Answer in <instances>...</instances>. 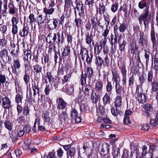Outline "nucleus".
Wrapping results in <instances>:
<instances>
[{"instance_id":"1","label":"nucleus","mask_w":158,"mask_h":158,"mask_svg":"<svg viewBox=\"0 0 158 158\" xmlns=\"http://www.w3.org/2000/svg\"><path fill=\"white\" fill-rule=\"evenodd\" d=\"M138 7L141 9H143L145 8L143 10L144 13L141 14L138 18L140 25H141L142 22H143L144 26V31H147L148 28V26L150 23L151 16L149 15V6L148 5L145 0H142L138 3Z\"/></svg>"},{"instance_id":"37","label":"nucleus","mask_w":158,"mask_h":158,"mask_svg":"<svg viewBox=\"0 0 158 158\" xmlns=\"http://www.w3.org/2000/svg\"><path fill=\"white\" fill-rule=\"evenodd\" d=\"M23 98V96L22 95H21L19 93L17 94L15 98L16 102L17 103H21Z\"/></svg>"},{"instance_id":"2","label":"nucleus","mask_w":158,"mask_h":158,"mask_svg":"<svg viewBox=\"0 0 158 158\" xmlns=\"http://www.w3.org/2000/svg\"><path fill=\"white\" fill-rule=\"evenodd\" d=\"M80 51V56L83 61L85 60L88 64H91L93 55L89 54L88 50L83 45H81Z\"/></svg>"},{"instance_id":"49","label":"nucleus","mask_w":158,"mask_h":158,"mask_svg":"<svg viewBox=\"0 0 158 158\" xmlns=\"http://www.w3.org/2000/svg\"><path fill=\"white\" fill-rule=\"evenodd\" d=\"M78 113L77 111L75 109H72L71 114V117L72 118H75L78 115Z\"/></svg>"},{"instance_id":"43","label":"nucleus","mask_w":158,"mask_h":158,"mask_svg":"<svg viewBox=\"0 0 158 158\" xmlns=\"http://www.w3.org/2000/svg\"><path fill=\"white\" fill-rule=\"evenodd\" d=\"M23 114L26 116L29 115L30 113V108L28 106H25L23 109Z\"/></svg>"},{"instance_id":"3","label":"nucleus","mask_w":158,"mask_h":158,"mask_svg":"<svg viewBox=\"0 0 158 158\" xmlns=\"http://www.w3.org/2000/svg\"><path fill=\"white\" fill-rule=\"evenodd\" d=\"M47 28L49 31L53 30L56 28L58 24V19L53 18L52 19H47Z\"/></svg>"},{"instance_id":"45","label":"nucleus","mask_w":158,"mask_h":158,"mask_svg":"<svg viewBox=\"0 0 158 158\" xmlns=\"http://www.w3.org/2000/svg\"><path fill=\"white\" fill-rule=\"evenodd\" d=\"M102 83L101 82H98L96 84L95 89L97 91H101L102 89Z\"/></svg>"},{"instance_id":"35","label":"nucleus","mask_w":158,"mask_h":158,"mask_svg":"<svg viewBox=\"0 0 158 158\" xmlns=\"http://www.w3.org/2000/svg\"><path fill=\"white\" fill-rule=\"evenodd\" d=\"M116 88L117 95L121 96V91L122 89V87L119 85H118L116 82Z\"/></svg>"},{"instance_id":"48","label":"nucleus","mask_w":158,"mask_h":158,"mask_svg":"<svg viewBox=\"0 0 158 158\" xmlns=\"http://www.w3.org/2000/svg\"><path fill=\"white\" fill-rule=\"evenodd\" d=\"M17 121L20 124H22L24 123L25 121L24 117L22 115H20L17 119Z\"/></svg>"},{"instance_id":"27","label":"nucleus","mask_w":158,"mask_h":158,"mask_svg":"<svg viewBox=\"0 0 158 158\" xmlns=\"http://www.w3.org/2000/svg\"><path fill=\"white\" fill-rule=\"evenodd\" d=\"M4 125L5 127L9 131L12 130L13 124L9 121H6L4 123Z\"/></svg>"},{"instance_id":"33","label":"nucleus","mask_w":158,"mask_h":158,"mask_svg":"<svg viewBox=\"0 0 158 158\" xmlns=\"http://www.w3.org/2000/svg\"><path fill=\"white\" fill-rule=\"evenodd\" d=\"M37 23L39 26L43 24L44 22V19L43 18V15H40L36 18V20Z\"/></svg>"},{"instance_id":"10","label":"nucleus","mask_w":158,"mask_h":158,"mask_svg":"<svg viewBox=\"0 0 158 158\" xmlns=\"http://www.w3.org/2000/svg\"><path fill=\"white\" fill-rule=\"evenodd\" d=\"M2 107L5 109H9L11 106L10 99L7 97L3 98L2 99Z\"/></svg>"},{"instance_id":"53","label":"nucleus","mask_w":158,"mask_h":158,"mask_svg":"<svg viewBox=\"0 0 158 158\" xmlns=\"http://www.w3.org/2000/svg\"><path fill=\"white\" fill-rule=\"evenodd\" d=\"M23 130L25 133L27 134L30 131L31 127L29 125L27 124L23 127Z\"/></svg>"},{"instance_id":"19","label":"nucleus","mask_w":158,"mask_h":158,"mask_svg":"<svg viewBox=\"0 0 158 158\" xmlns=\"http://www.w3.org/2000/svg\"><path fill=\"white\" fill-rule=\"evenodd\" d=\"M75 26L78 30L77 31H79V29L80 27H81L83 22L81 18H78L77 17H76L75 18Z\"/></svg>"},{"instance_id":"7","label":"nucleus","mask_w":158,"mask_h":158,"mask_svg":"<svg viewBox=\"0 0 158 158\" xmlns=\"http://www.w3.org/2000/svg\"><path fill=\"white\" fill-rule=\"evenodd\" d=\"M138 43L139 46L143 48L145 47V46L147 45L148 44V38L147 36L144 35L143 32H140L139 33V40Z\"/></svg>"},{"instance_id":"58","label":"nucleus","mask_w":158,"mask_h":158,"mask_svg":"<svg viewBox=\"0 0 158 158\" xmlns=\"http://www.w3.org/2000/svg\"><path fill=\"white\" fill-rule=\"evenodd\" d=\"M106 42L107 40L103 39L100 41L99 46L101 49L105 46Z\"/></svg>"},{"instance_id":"63","label":"nucleus","mask_w":158,"mask_h":158,"mask_svg":"<svg viewBox=\"0 0 158 158\" xmlns=\"http://www.w3.org/2000/svg\"><path fill=\"white\" fill-rule=\"evenodd\" d=\"M151 39L153 43V45L155 42L156 38L155 36V34L153 31H152L151 32Z\"/></svg>"},{"instance_id":"40","label":"nucleus","mask_w":158,"mask_h":158,"mask_svg":"<svg viewBox=\"0 0 158 158\" xmlns=\"http://www.w3.org/2000/svg\"><path fill=\"white\" fill-rule=\"evenodd\" d=\"M80 110L82 112H85L88 109L87 105L85 103H81L80 105Z\"/></svg>"},{"instance_id":"34","label":"nucleus","mask_w":158,"mask_h":158,"mask_svg":"<svg viewBox=\"0 0 158 158\" xmlns=\"http://www.w3.org/2000/svg\"><path fill=\"white\" fill-rule=\"evenodd\" d=\"M121 70L123 76V79H126L127 70L125 64L122 65Z\"/></svg>"},{"instance_id":"6","label":"nucleus","mask_w":158,"mask_h":158,"mask_svg":"<svg viewBox=\"0 0 158 158\" xmlns=\"http://www.w3.org/2000/svg\"><path fill=\"white\" fill-rule=\"evenodd\" d=\"M140 85H137L136 89V93L138 94L137 99L139 103L143 104L146 102V98L145 94L142 93L141 92H139V89L140 88Z\"/></svg>"},{"instance_id":"11","label":"nucleus","mask_w":158,"mask_h":158,"mask_svg":"<svg viewBox=\"0 0 158 158\" xmlns=\"http://www.w3.org/2000/svg\"><path fill=\"white\" fill-rule=\"evenodd\" d=\"M56 101L58 103V109H63L65 108L66 106V103L61 98H59L56 100Z\"/></svg>"},{"instance_id":"22","label":"nucleus","mask_w":158,"mask_h":158,"mask_svg":"<svg viewBox=\"0 0 158 158\" xmlns=\"http://www.w3.org/2000/svg\"><path fill=\"white\" fill-rule=\"evenodd\" d=\"M67 118V114L66 112L63 111L61 113H59V119L60 121H65Z\"/></svg>"},{"instance_id":"24","label":"nucleus","mask_w":158,"mask_h":158,"mask_svg":"<svg viewBox=\"0 0 158 158\" xmlns=\"http://www.w3.org/2000/svg\"><path fill=\"white\" fill-rule=\"evenodd\" d=\"M84 97L87 98L89 97L90 94H91V93L93 92L92 89H91L90 87L89 88L87 87V86L86 85L84 89Z\"/></svg>"},{"instance_id":"51","label":"nucleus","mask_w":158,"mask_h":158,"mask_svg":"<svg viewBox=\"0 0 158 158\" xmlns=\"http://www.w3.org/2000/svg\"><path fill=\"white\" fill-rule=\"evenodd\" d=\"M118 5V3L113 4L111 7V9L113 12H115L117 10Z\"/></svg>"},{"instance_id":"50","label":"nucleus","mask_w":158,"mask_h":158,"mask_svg":"<svg viewBox=\"0 0 158 158\" xmlns=\"http://www.w3.org/2000/svg\"><path fill=\"white\" fill-rule=\"evenodd\" d=\"M31 51L29 50H26L24 52V55L27 56L26 58V57L25 58L26 60H28V58L31 59Z\"/></svg>"},{"instance_id":"18","label":"nucleus","mask_w":158,"mask_h":158,"mask_svg":"<svg viewBox=\"0 0 158 158\" xmlns=\"http://www.w3.org/2000/svg\"><path fill=\"white\" fill-rule=\"evenodd\" d=\"M8 7L9 14L10 15H14L16 12V8H15L14 4L11 2L9 3Z\"/></svg>"},{"instance_id":"39","label":"nucleus","mask_w":158,"mask_h":158,"mask_svg":"<svg viewBox=\"0 0 158 158\" xmlns=\"http://www.w3.org/2000/svg\"><path fill=\"white\" fill-rule=\"evenodd\" d=\"M106 27V29L104 30L102 33V35L104 37V38L102 39L107 40V37L109 32L110 28H108V27Z\"/></svg>"},{"instance_id":"46","label":"nucleus","mask_w":158,"mask_h":158,"mask_svg":"<svg viewBox=\"0 0 158 158\" xmlns=\"http://www.w3.org/2000/svg\"><path fill=\"white\" fill-rule=\"evenodd\" d=\"M117 108L115 107V108L114 107H113L111 109V112L114 116H117L119 113V110H117Z\"/></svg>"},{"instance_id":"23","label":"nucleus","mask_w":158,"mask_h":158,"mask_svg":"<svg viewBox=\"0 0 158 158\" xmlns=\"http://www.w3.org/2000/svg\"><path fill=\"white\" fill-rule=\"evenodd\" d=\"M100 96L99 94L94 93H91V98L93 102L96 103L97 101L100 99Z\"/></svg>"},{"instance_id":"14","label":"nucleus","mask_w":158,"mask_h":158,"mask_svg":"<svg viewBox=\"0 0 158 158\" xmlns=\"http://www.w3.org/2000/svg\"><path fill=\"white\" fill-rule=\"evenodd\" d=\"M85 38V43L86 44L89 45H91L92 42L94 43L93 36L91 34H89L88 33L86 35Z\"/></svg>"},{"instance_id":"31","label":"nucleus","mask_w":158,"mask_h":158,"mask_svg":"<svg viewBox=\"0 0 158 158\" xmlns=\"http://www.w3.org/2000/svg\"><path fill=\"white\" fill-rule=\"evenodd\" d=\"M110 96L106 94L103 98L104 104L106 105L107 103H110Z\"/></svg>"},{"instance_id":"59","label":"nucleus","mask_w":158,"mask_h":158,"mask_svg":"<svg viewBox=\"0 0 158 158\" xmlns=\"http://www.w3.org/2000/svg\"><path fill=\"white\" fill-rule=\"evenodd\" d=\"M31 94V91H30V92L29 95H28L27 94V101L31 102H32L34 99V98L32 97Z\"/></svg>"},{"instance_id":"25","label":"nucleus","mask_w":158,"mask_h":158,"mask_svg":"<svg viewBox=\"0 0 158 158\" xmlns=\"http://www.w3.org/2000/svg\"><path fill=\"white\" fill-rule=\"evenodd\" d=\"M122 99L121 96H117L114 102L115 106L116 107H119L121 105Z\"/></svg>"},{"instance_id":"15","label":"nucleus","mask_w":158,"mask_h":158,"mask_svg":"<svg viewBox=\"0 0 158 158\" xmlns=\"http://www.w3.org/2000/svg\"><path fill=\"white\" fill-rule=\"evenodd\" d=\"M100 151L102 155L105 156L108 154L109 152V146L107 144L103 145Z\"/></svg>"},{"instance_id":"54","label":"nucleus","mask_w":158,"mask_h":158,"mask_svg":"<svg viewBox=\"0 0 158 158\" xmlns=\"http://www.w3.org/2000/svg\"><path fill=\"white\" fill-rule=\"evenodd\" d=\"M57 35L58 38L64 41V35L63 31H62L61 32H58L57 33Z\"/></svg>"},{"instance_id":"12","label":"nucleus","mask_w":158,"mask_h":158,"mask_svg":"<svg viewBox=\"0 0 158 158\" xmlns=\"http://www.w3.org/2000/svg\"><path fill=\"white\" fill-rule=\"evenodd\" d=\"M70 52V47L67 46H65L64 48L63 49V50L61 54V56L60 58V61L62 60V58H64V57L68 56Z\"/></svg>"},{"instance_id":"17","label":"nucleus","mask_w":158,"mask_h":158,"mask_svg":"<svg viewBox=\"0 0 158 158\" xmlns=\"http://www.w3.org/2000/svg\"><path fill=\"white\" fill-rule=\"evenodd\" d=\"M76 153V150L75 148L73 147L70 148L67 153V158H74V156Z\"/></svg>"},{"instance_id":"9","label":"nucleus","mask_w":158,"mask_h":158,"mask_svg":"<svg viewBox=\"0 0 158 158\" xmlns=\"http://www.w3.org/2000/svg\"><path fill=\"white\" fill-rule=\"evenodd\" d=\"M85 6L83 4H77L75 8V10L77 9L79 12V15L80 17H83L85 15ZM76 13V11L75 12Z\"/></svg>"},{"instance_id":"4","label":"nucleus","mask_w":158,"mask_h":158,"mask_svg":"<svg viewBox=\"0 0 158 158\" xmlns=\"http://www.w3.org/2000/svg\"><path fill=\"white\" fill-rule=\"evenodd\" d=\"M0 58L3 62H9L11 60V58L9 56L8 51L6 48H2L0 51Z\"/></svg>"},{"instance_id":"8","label":"nucleus","mask_w":158,"mask_h":158,"mask_svg":"<svg viewBox=\"0 0 158 158\" xmlns=\"http://www.w3.org/2000/svg\"><path fill=\"white\" fill-rule=\"evenodd\" d=\"M11 67L12 69V73L16 74L17 73V69H18L21 67V64L19 60V59L14 60Z\"/></svg>"},{"instance_id":"44","label":"nucleus","mask_w":158,"mask_h":158,"mask_svg":"<svg viewBox=\"0 0 158 158\" xmlns=\"http://www.w3.org/2000/svg\"><path fill=\"white\" fill-rule=\"evenodd\" d=\"M158 84L157 81H154L152 84V89L154 91H156L158 89Z\"/></svg>"},{"instance_id":"20","label":"nucleus","mask_w":158,"mask_h":158,"mask_svg":"<svg viewBox=\"0 0 158 158\" xmlns=\"http://www.w3.org/2000/svg\"><path fill=\"white\" fill-rule=\"evenodd\" d=\"M93 73V69L91 67L87 68L86 73L85 74L84 79H86L87 78H90Z\"/></svg>"},{"instance_id":"57","label":"nucleus","mask_w":158,"mask_h":158,"mask_svg":"<svg viewBox=\"0 0 158 158\" xmlns=\"http://www.w3.org/2000/svg\"><path fill=\"white\" fill-rule=\"evenodd\" d=\"M141 129L144 131H148L149 129L148 124L145 123L142 124L141 126Z\"/></svg>"},{"instance_id":"52","label":"nucleus","mask_w":158,"mask_h":158,"mask_svg":"<svg viewBox=\"0 0 158 158\" xmlns=\"http://www.w3.org/2000/svg\"><path fill=\"white\" fill-rule=\"evenodd\" d=\"M29 20H27L28 23L32 24L35 21V16L33 14H30L29 16Z\"/></svg>"},{"instance_id":"30","label":"nucleus","mask_w":158,"mask_h":158,"mask_svg":"<svg viewBox=\"0 0 158 158\" xmlns=\"http://www.w3.org/2000/svg\"><path fill=\"white\" fill-rule=\"evenodd\" d=\"M12 25H17L19 22V16L18 15H14L11 19Z\"/></svg>"},{"instance_id":"64","label":"nucleus","mask_w":158,"mask_h":158,"mask_svg":"<svg viewBox=\"0 0 158 158\" xmlns=\"http://www.w3.org/2000/svg\"><path fill=\"white\" fill-rule=\"evenodd\" d=\"M67 40L68 44H71L73 40V37L71 35L69 34L67 35Z\"/></svg>"},{"instance_id":"5","label":"nucleus","mask_w":158,"mask_h":158,"mask_svg":"<svg viewBox=\"0 0 158 158\" xmlns=\"http://www.w3.org/2000/svg\"><path fill=\"white\" fill-rule=\"evenodd\" d=\"M56 3L54 0H51V2L49 5L48 8L45 7L43 9V12L45 14V16L47 15H51L54 12L55 8L53 7L55 5Z\"/></svg>"},{"instance_id":"60","label":"nucleus","mask_w":158,"mask_h":158,"mask_svg":"<svg viewBox=\"0 0 158 158\" xmlns=\"http://www.w3.org/2000/svg\"><path fill=\"white\" fill-rule=\"evenodd\" d=\"M145 54L144 57L146 60V63H147L149 61L150 53L149 52L146 50H144Z\"/></svg>"},{"instance_id":"21","label":"nucleus","mask_w":158,"mask_h":158,"mask_svg":"<svg viewBox=\"0 0 158 158\" xmlns=\"http://www.w3.org/2000/svg\"><path fill=\"white\" fill-rule=\"evenodd\" d=\"M42 117L44 118V122L47 123L48 125H50L51 124L52 120L47 114H44L42 115Z\"/></svg>"},{"instance_id":"41","label":"nucleus","mask_w":158,"mask_h":158,"mask_svg":"<svg viewBox=\"0 0 158 158\" xmlns=\"http://www.w3.org/2000/svg\"><path fill=\"white\" fill-rule=\"evenodd\" d=\"M127 26L125 23L120 24L118 27L119 31L122 33L124 32L126 30Z\"/></svg>"},{"instance_id":"29","label":"nucleus","mask_w":158,"mask_h":158,"mask_svg":"<svg viewBox=\"0 0 158 158\" xmlns=\"http://www.w3.org/2000/svg\"><path fill=\"white\" fill-rule=\"evenodd\" d=\"M32 88L36 89L37 90V94L38 96H39V90L40 89L38 86V83L37 80L32 81Z\"/></svg>"},{"instance_id":"26","label":"nucleus","mask_w":158,"mask_h":158,"mask_svg":"<svg viewBox=\"0 0 158 158\" xmlns=\"http://www.w3.org/2000/svg\"><path fill=\"white\" fill-rule=\"evenodd\" d=\"M143 108L144 109L145 111L152 112L153 110V108L152 106L149 104L146 103L143 106Z\"/></svg>"},{"instance_id":"62","label":"nucleus","mask_w":158,"mask_h":158,"mask_svg":"<svg viewBox=\"0 0 158 158\" xmlns=\"http://www.w3.org/2000/svg\"><path fill=\"white\" fill-rule=\"evenodd\" d=\"M64 2V8H65V7L67 8L69 7L71 4L72 3V2L71 0H68L66 1H65Z\"/></svg>"},{"instance_id":"56","label":"nucleus","mask_w":158,"mask_h":158,"mask_svg":"<svg viewBox=\"0 0 158 158\" xmlns=\"http://www.w3.org/2000/svg\"><path fill=\"white\" fill-rule=\"evenodd\" d=\"M94 3V0H85V4L88 5L89 7L93 6Z\"/></svg>"},{"instance_id":"55","label":"nucleus","mask_w":158,"mask_h":158,"mask_svg":"<svg viewBox=\"0 0 158 158\" xmlns=\"http://www.w3.org/2000/svg\"><path fill=\"white\" fill-rule=\"evenodd\" d=\"M12 28L11 32L14 35H15L18 32V26L17 25H12Z\"/></svg>"},{"instance_id":"42","label":"nucleus","mask_w":158,"mask_h":158,"mask_svg":"<svg viewBox=\"0 0 158 158\" xmlns=\"http://www.w3.org/2000/svg\"><path fill=\"white\" fill-rule=\"evenodd\" d=\"M106 24L107 23L103 19H101L98 21V24L102 29H103L104 27V25Z\"/></svg>"},{"instance_id":"47","label":"nucleus","mask_w":158,"mask_h":158,"mask_svg":"<svg viewBox=\"0 0 158 158\" xmlns=\"http://www.w3.org/2000/svg\"><path fill=\"white\" fill-rule=\"evenodd\" d=\"M24 65L25 68V72L26 73H27V72H30L31 67L30 63H25Z\"/></svg>"},{"instance_id":"16","label":"nucleus","mask_w":158,"mask_h":158,"mask_svg":"<svg viewBox=\"0 0 158 158\" xmlns=\"http://www.w3.org/2000/svg\"><path fill=\"white\" fill-rule=\"evenodd\" d=\"M29 30V27L27 25H24L22 30L19 32V35L21 37H25L28 35Z\"/></svg>"},{"instance_id":"61","label":"nucleus","mask_w":158,"mask_h":158,"mask_svg":"<svg viewBox=\"0 0 158 158\" xmlns=\"http://www.w3.org/2000/svg\"><path fill=\"white\" fill-rule=\"evenodd\" d=\"M150 123L152 126L155 127L158 125V120L156 119H152L150 121Z\"/></svg>"},{"instance_id":"32","label":"nucleus","mask_w":158,"mask_h":158,"mask_svg":"<svg viewBox=\"0 0 158 158\" xmlns=\"http://www.w3.org/2000/svg\"><path fill=\"white\" fill-rule=\"evenodd\" d=\"M118 44L119 50L121 52L124 51L125 49V46L126 44V41L124 40H123L122 42H119Z\"/></svg>"},{"instance_id":"38","label":"nucleus","mask_w":158,"mask_h":158,"mask_svg":"<svg viewBox=\"0 0 158 158\" xmlns=\"http://www.w3.org/2000/svg\"><path fill=\"white\" fill-rule=\"evenodd\" d=\"M11 48V50L10 53L12 55L15 56V55L18 54L19 50V46H18L17 48L15 47Z\"/></svg>"},{"instance_id":"28","label":"nucleus","mask_w":158,"mask_h":158,"mask_svg":"<svg viewBox=\"0 0 158 158\" xmlns=\"http://www.w3.org/2000/svg\"><path fill=\"white\" fill-rule=\"evenodd\" d=\"M97 10L98 11L100 14H104L105 11L106 9L105 6L103 3H100Z\"/></svg>"},{"instance_id":"36","label":"nucleus","mask_w":158,"mask_h":158,"mask_svg":"<svg viewBox=\"0 0 158 158\" xmlns=\"http://www.w3.org/2000/svg\"><path fill=\"white\" fill-rule=\"evenodd\" d=\"M34 70L37 73H40L42 70V67L41 66L38 64L33 66Z\"/></svg>"},{"instance_id":"13","label":"nucleus","mask_w":158,"mask_h":158,"mask_svg":"<svg viewBox=\"0 0 158 158\" xmlns=\"http://www.w3.org/2000/svg\"><path fill=\"white\" fill-rule=\"evenodd\" d=\"M104 60L101 57L98 56L96 57L95 63L98 70L101 69Z\"/></svg>"}]
</instances>
